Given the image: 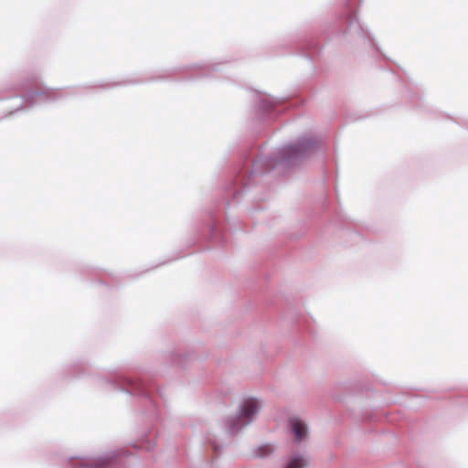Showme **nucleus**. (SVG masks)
<instances>
[{
    "instance_id": "obj_1",
    "label": "nucleus",
    "mask_w": 468,
    "mask_h": 468,
    "mask_svg": "<svg viewBox=\"0 0 468 468\" xmlns=\"http://www.w3.org/2000/svg\"><path fill=\"white\" fill-rule=\"evenodd\" d=\"M266 406L264 399L251 395H244L239 402V410H259Z\"/></svg>"
},
{
    "instance_id": "obj_2",
    "label": "nucleus",
    "mask_w": 468,
    "mask_h": 468,
    "mask_svg": "<svg viewBox=\"0 0 468 468\" xmlns=\"http://www.w3.org/2000/svg\"><path fill=\"white\" fill-rule=\"evenodd\" d=\"M292 426L293 433L298 441L303 440L306 434H307V428L306 425L299 420H292Z\"/></svg>"
},
{
    "instance_id": "obj_3",
    "label": "nucleus",
    "mask_w": 468,
    "mask_h": 468,
    "mask_svg": "<svg viewBox=\"0 0 468 468\" xmlns=\"http://www.w3.org/2000/svg\"><path fill=\"white\" fill-rule=\"evenodd\" d=\"M306 465L303 459L300 457L293 458L285 468H303Z\"/></svg>"
},
{
    "instance_id": "obj_4",
    "label": "nucleus",
    "mask_w": 468,
    "mask_h": 468,
    "mask_svg": "<svg viewBox=\"0 0 468 468\" xmlns=\"http://www.w3.org/2000/svg\"><path fill=\"white\" fill-rule=\"evenodd\" d=\"M255 412L256 411H249V410L239 411V418H240L243 420V425L248 424L252 420V417Z\"/></svg>"
},
{
    "instance_id": "obj_5",
    "label": "nucleus",
    "mask_w": 468,
    "mask_h": 468,
    "mask_svg": "<svg viewBox=\"0 0 468 468\" xmlns=\"http://www.w3.org/2000/svg\"><path fill=\"white\" fill-rule=\"evenodd\" d=\"M259 450L264 451L263 452L260 453L261 456L267 455L271 452V448L270 446H262Z\"/></svg>"
}]
</instances>
